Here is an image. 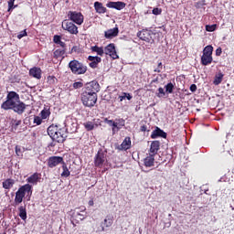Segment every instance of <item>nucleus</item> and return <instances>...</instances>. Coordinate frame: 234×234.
I'll use <instances>...</instances> for the list:
<instances>
[{"instance_id": "f257e3e1", "label": "nucleus", "mask_w": 234, "mask_h": 234, "mask_svg": "<svg viewBox=\"0 0 234 234\" xmlns=\"http://www.w3.org/2000/svg\"><path fill=\"white\" fill-rule=\"evenodd\" d=\"M4 111H14L16 114H23L27 111V104L21 101L19 95L16 91H9L6 96V101L1 105Z\"/></svg>"}, {"instance_id": "f03ea898", "label": "nucleus", "mask_w": 234, "mask_h": 234, "mask_svg": "<svg viewBox=\"0 0 234 234\" xmlns=\"http://www.w3.org/2000/svg\"><path fill=\"white\" fill-rule=\"evenodd\" d=\"M69 69L76 76H81L87 72V65L77 59L69 61Z\"/></svg>"}, {"instance_id": "7ed1b4c3", "label": "nucleus", "mask_w": 234, "mask_h": 234, "mask_svg": "<svg viewBox=\"0 0 234 234\" xmlns=\"http://www.w3.org/2000/svg\"><path fill=\"white\" fill-rule=\"evenodd\" d=\"M80 100L84 107L92 108L96 105L98 101V94H92L87 91H82L80 95Z\"/></svg>"}, {"instance_id": "20e7f679", "label": "nucleus", "mask_w": 234, "mask_h": 234, "mask_svg": "<svg viewBox=\"0 0 234 234\" xmlns=\"http://www.w3.org/2000/svg\"><path fill=\"white\" fill-rule=\"evenodd\" d=\"M158 151H160V141H153L150 145L147 167L154 165V157L158 154Z\"/></svg>"}, {"instance_id": "39448f33", "label": "nucleus", "mask_w": 234, "mask_h": 234, "mask_svg": "<svg viewBox=\"0 0 234 234\" xmlns=\"http://www.w3.org/2000/svg\"><path fill=\"white\" fill-rule=\"evenodd\" d=\"M107 162V152H103L102 149H100L94 157V165L99 169L103 167V165Z\"/></svg>"}, {"instance_id": "423d86ee", "label": "nucleus", "mask_w": 234, "mask_h": 234, "mask_svg": "<svg viewBox=\"0 0 234 234\" xmlns=\"http://www.w3.org/2000/svg\"><path fill=\"white\" fill-rule=\"evenodd\" d=\"M68 18L76 25H83V21H85V16H83V14L78 11H69Z\"/></svg>"}, {"instance_id": "0eeeda50", "label": "nucleus", "mask_w": 234, "mask_h": 234, "mask_svg": "<svg viewBox=\"0 0 234 234\" xmlns=\"http://www.w3.org/2000/svg\"><path fill=\"white\" fill-rule=\"evenodd\" d=\"M112 224H114V217H112V215H107L104 220L101 222L100 228H98V231H107V229H109Z\"/></svg>"}, {"instance_id": "6e6552de", "label": "nucleus", "mask_w": 234, "mask_h": 234, "mask_svg": "<svg viewBox=\"0 0 234 234\" xmlns=\"http://www.w3.org/2000/svg\"><path fill=\"white\" fill-rule=\"evenodd\" d=\"M84 92H88L90 94H98L100 92V83L96 80H92L88 82L84 87Z\"/></svg>"}, {"instance_id": "1a4fd4ad", "label": "nucleus", "mask_w": 234, "mask_h": 234, "mask_svg": "<svg viewBox=\"0 0 234 234\" xmlns=\"http://www.w3.org/2000/svg\"><path fill=\"white\" fill-rule=\"evenodd\" d=\"M62 28L63 30H67V32H69V34L78 36L79 32L78 31V26L76 24H74L73 22H64L62 24Z\"/></svg>"}, {"instance_id": "9d476101", "label": "nucleus", "mask_w": 234, "mask_h": 234, "mask_svg": "<svg viewBox=\"0 0 234 234\" xmlns=\"http://www.w3.org/2000/svg\"><path fill=\"white\" fill-rule=\"evenodd\" d=\"M104 54L106 56H110V58H112V59H118V53H116V47L113 43L109 44L104 48Z\"/></svg>"}, {"instance_id": "9b49d317", "label": "nucleus", "mask_w": 234, "mask_h": 234, "mask_svg": "<svg viewBox=\"0 0 234 234\" xmlns=\"http://www.w3.org/2000/svg\"><path fill=\"white\" fill-rule=\"evenodd\" d=\"M59 128H58V125L51 124L48 128V136L54 141V140H58L61 142L63 140L62 137H58V131Z\"/></svg>"}, {"instance_id": "f8f14e48", "label": "nucleus", "mask_w": 234, "mask_h": 234, "mask_svg": "<svg viewBox=\"0 0 234 234\" xmlns=\"http://www.w3.org/2000/svg\"><path fill=\"white\" fill-rule=\"evenodd\" d=\"M65 161H63V157L61 156H51L48 159V166L50 169H53V167H57V165H59V164H63Z\"/></svg>"}, {"instance_id": "ddd939ff", "label": "nucleus", "mask_w": 234, "mask_h": 234, "mask_svg": "<svg viewBox=\"0 0 234 234\" xmlns=\"http://www.w3.org/2000/svg\"><path fill=\"white\" fill-rule=\"evenodd\" d=\"M18 191L23 194L24 197H27L30 200V197H32V185L26 184L18 188Z\"/></svg>"}, {"instance_id": "4468645a", "label": "nucleus", "mask_w": 234, "mask_h": 234, "mask_svg": "<svg viewBox=\"0 0 234 234\" xmlns=\"http://www.w3.org/2000/svg\"><path fill=\"white\" fill-rule=\"evenodd\" d=\"M107 8H114L115 10H123L127 4L125 2L118 1V2H108L106 4Z\"/></svg>"}, {"instance_id": "2eb2a0df", "label": "nucleus", "mask_w": 234, "mask_h": 234, "mask_svg": "<svg viewBox=\"0 0 234 234\" xmlns=\"http://www.w3.org/2000/svg\"><path fill=\"white\" fill-rule=\"evenodd\" d=\"M68 134H69V132L67 131L66 127L59 128L57 131V137L62 138V141L53 140V142H58V144H63V142H65V140H67Z\"/></svg>"}, {"instance_id": "dca6fc26", "label": "nucleus", "mask_w": 234, "mask_h": 234, "mask_svg": "<svg viewBox=\"0 0 234 234\" xmlns=\"http://www.w3.org/2000/svg\"><path fill=\"white\" fill-rule=\"evenodd\" d=\"M27 184H32V186H37L38 182H41V173H34L29 177L27 178Z\"/></svg>"}, {"instance_id": "f3484780", "label": "nucleus", "mask_w": 234, "mask_h": 234, "mask_svg": "<svg viewBox=\"0 0 234 234\" xmlns=\"http://www.w3.org/2000/svg\"><path fill=\"white\" fill-rule=\"evenodd\" d=\"M151 138L153 140H155V138H167V133L159 127H155V129L152 132Z\"/></svg>"}, {"instance_id": "a211bd4d", "label": "nucleus", "mask_w": 234, "mask_h": 234, "mask_svg": "<svg viewBox=\"0 0 234 234\" xmlns=\"http://www.w3.org/2000/svg\"><path fill=\"white\" fill-rule=\"evenodd\" d=\"M41 68L33 67L29 69V76H31V78H35V80H41Z\"/></svg>"}, {"instance_id": "6ab92c4d", "label": "nucleus", "mask_w": 234, "mask_h": 234, "mask_svg": "<svg viewBox=\"0 0 234 234\" xmlns=\"http://www.w3.org/2000/svg\"><path fill=\"white\" fill-rule=\"evenodd\" d=\"M88 60L91 61L89 64L90 69H98V64L101 63V58L98 56H89Z\"/></svg>"}, {"instance_id": "aec40b11", "label": "nucleus", "mask_w": 234, "mask_h": 234, "mask_svg": "<svg viewBox=\"0 0 234 234\" xmlns=\"http://www.w3.org/2000/svg\"><path fill=\"white\" fill-rule=\"evenodd\" d=\"M119 33L120 30L118 27H113L112 29H108L104 32V37H106V39H112V37H116Z\"/></svg>"}, {"instance_id": "412c9836", "label": "nucleus", "mask_w": 234, "mask_h": 234, "mask_svg": "<svg viewBox=\"0 0 234 234\" xmlns=\"http://www.w3.org/2000/svg\"><path fill=\"white\" fill-rule=\"evenodd\" d=\"M131 148V137H125L121 145L117 147L118 151H128Z\"/></svg>"}, {"instance_id": "4be33fe9", "label": "nucleus", "mask_w": 234, "mask_h": 234, "mask_svg": "<svg viewBox=\"0 0 234 234\" xmlns=\"http://www.w3.org/2000/svg\"><path fill=\"white\" fill-rule=\"evenodd\" d=\"M94 8L97 14H107V7H105L101 2H95Z\"/></svg>"}, {"instance_id": "5701e85b", "label": "nucleus", "mask_w": 234, "mask_h": 234, "mask_svg": "<svg viewBox=\"0 0 234 234\" xmlns=\"http://www.w3.org/2000/svg\"><path fill=\"white\" fill-rule=\"evenodd\" d=\"M23 122L21 120H16V119H11L10 121V131L11 133H16L17 131L19 125H21Z\"/></svg>"}, {"instance_id": "b1692460", "label": "nucleus", "mask_w": 234, "mask_h": 234, "mask_svg": "<svg viewBox=\"0 0 234 234\" xmlns=\"http://www.w3.org/2000/svg\"><path fill=\"white\" fill-rule=\"evenodd\" d=\"M14 184H16V182L14 181V179L12 178H7L6 180H5L2 183V186L4 187V189H12V187H14Z\"/></svg>"}, {"instance_id": "393cba45", "label": "nucleus", "mask_w": 234, "mask_h": 234, "mask_svg": "<svg viewBox=\"0 0 234 234\" xmlns=\"http://www.w3.org/2000/svg\"><path fill=\"white\" fill-rule=\"evenodd\" d=\"M90 50L91 52H96V54L101 57H103V54H105V48H103V47L92 46Z\"/></svg>"}, {"instance_id": "a878e982", "label": "nucleus", "mask_w": 234, "mask_h": 234, "mask_svg": "<svg viewBox=\"0 0 234 234\" xmlns=\"http://www.w3.org/2000/svg\"><path fill=\"white\" fill-rule=\"evenodd\" d=\"M24 198H25V196L22 194V192L17 190L16 192V197H15V206H19V204L23 202Z\"/></svg>"}, {"instance_id": "bb28decb", "label": "nucleus", "mask_w": 234, "mask_h": 234, "mask_svg": "<svg viewBox=\"0 0 234 234\" xmlns=\"http://www.w3.org/2000/svg\"><path fill=\"white\" fill-rule=\"evenodd\" d=\"M213 62V57L209 55H202L201 57V63L202 65H210Z\"/></svg>"}, {"instance_id": "cd10ccee", "label": "nucleus", "mask_w": 234, "mask_h": 234, "mask_svg": "<svg viewBox=\"0 0 234 234\" xmlns=\"http://www.w3.org/2000/svg\"><path fill=\"white\" fill-rule=\"evenodd\" d=\"M83 126L86 129V131H94V129H96V127H98V124H96L93 122L88 121L83 123Z\"/></svg>"}, {"instance_id": "c85d7f7f", "label": "nucleus", "mask_w": 234, "mask_h": 234, "mask_svg": "<svg viewBox=\"0 0 234 234\" xmlns=\"http://www.w3.org/2000/svg\"><path fill=\"white\" fill-rule=\"evenodd\" d=\"M50 109L44 108L40 112V118H42V120H48V118H50Z\"/></svg>"}, {"instance_id": "c756f323", "label": "nucleus", "mask_w": 234, "mask_h": 234, "mask_svg": "<svg viewBox=\"0 0 234 234\" xmlns=\"http://www.w3.org/2000/svg\"><path fill=\"white\" fill-rule=\"evenodd\" d=\"M62 164L61 176H64V178H69V176H70V170H69V167H67V164H65V162Z\"/></svg>"}, {"instance_id": "7c9ffc66", "label": "nucleus", "mask_w": 234, "mask_h": 234, "mask_svg": "<svg viewBox=\"0 0 234 234\" xmlns=\"http://www.w3.org/2000/svg\"><path fill=\"white\" fill-rule=\"evenodd\" d=\"M18 211H19L18 215L20 218H22V220H25L27 218V207L25 206L19 207Z\"/></svg>"}, {"instance_id": "2f4dec72", "label": "nucleus", "mask_w": 234, "mask_h": 234, "mask_svg": "<svg viewBox=\"0 0 234 234\" xmlns=\"http://www.w3.org/2000/svg\"><path fill=\"white\" fill-rule=\"evenodd\" d=\"M137 37L139 39H142V41H147V30L143 29L142 31H139Z\"/></svg>"}, {"instance_id": "473e14b6", "label": "nucleus", "mask_w": 234, "mask_h": 234, "mask_svg": "<svg viewBox=\"0 0 234 234\" xmlns=\"http://www.w3.org/2000/svg\"><path fill=\"white\" fill-rule=\"evenodd\" d=\"M223 78H224V74L222 73H218V75H216L213 81L214 85H220V83H222Z\"/></svg>"}, {"instance_id": "72a5a7b5", "label": "nucleus", "mask_w": 234, "mask_h": 234, "mask_svg": "<svg viewBox=\"0 0 234 234\" xmlns=\"http://www.w3.org/2000/svg\"><path fill=\"white\" fill-rule=\"evenodd\" d=\"M203 56H213V47L207 46L203 50Z\"/></svg>"}, {"instance_id": "f704fd0d", "label": "nucleus", "mask_w": 234, "mask_h": 234, "mask_svg": "<svg viewBox=\"0 0 234 234\" xmlns=\"http://www.w3.org/2000/svg\"><path fill=\"white\" fill-rule=\"evenodd\" d=\"M165 92H167L168 94H173V90L175 89V85H173L172 82H169L165 86Z\"/></svg>"}, {"instance_id": "c9c22d12", "label": "nucleus", "mask_w": 234, "mask_h": 234, "mask_svg": "<svg viewBox=\"0 0 234 234\" xmlns=\"http://www.w3.org/2000/svg\"><path fill=\"white\" fill-rule=\"evenodd\" d=\"M66 48H58L55 50L54 54L57 58H61V56H65Z\"/></svg>"}, {"instance_id": "e433bc0d", "label": "nucleus", "mask_w": 234, "mask_h": 234, "mask_svg": "<svg viewBox=\"0 0 234 234\" xmlns=\"http://www.w3.org/2000/svg\"><path fill=\"white\" fill-rule=\"evenodd\" d=\"M48 85H56V83H58V79L54 75L48 76Z\"/></svg>"}, {"instance_id": "4c0bfd02", "label": "nucleus", "mask_w": 234, "mask_h": 234, "mask_svg": "<svg viewBox=\"0 0 234 234\" xmlns=\"http://www.w3.org/2000/svg\"><path fill=\"white\" fill-rule=\"evenodd\" d=\"M33 123H36V125H41L43 123V118L40 116H34Z\"/></svg>"}, {"instance_id": "58836bf2", "label": "nucleus", "mask_w": 234, "mask_h": 234, "mask_svg": "<svg viewBox=\"0 0 234 234\" xmlns=\"http://www.w3.org/2000/svg\"><path fill=\"white\" fill-rule=\"evenodd\" d=\"M207 32H215L217 30V24L214 25H207L206 26Z\"/></svg>"}, {"instance_id": "ea45409f", "label": "nucleus", "mask_w": 234, "mask_h": 234, "mask_svg": "<svg viewBox=\"0 0 234 234\" xmlns=\"http://www.w3.org/2000/svg\"><path fill=\"white\" fill-rule=\"evenodd\" d=\"M14 3H16V0L8 1V12H10V10H14V8H16L17 5H14Z\"/></svg>"}, {"instance_id": "a19ab883", "label": "nucleus", "mask_w": 234, "mask_h": 234, "mask_svg": "<svg viewBox=\"0 0 234 234\" xmlns=\"http://www.w3.org/2000/svg\"><path fill=\"white\" fill-rule=\"evenodd\" d=\"M72 87H73V89H82L83 82L82 81L74 82Z\"/></svg>"}, {"instance_id": "79ce46f5", "label": "nucleus", "mask_w": 234, "mask_h": 234, "mask_svg": "<svg viewBox=\"0 0 234 234\" xmlns=\"http://www.w3.org/2000/svg\"><path fill=\"white\" fill-rule=\"evenodd\" d=\"M154 16H160L162 14V8L155 7L152 10Z\"/></svg>"}, {"instance_id": "37998d69", "label": "nucleus", "mask_w": 234, "mask_h": 234, "mask_svg": "<svg viewBox=\"0 0 234 234\" xmlns=\"http://www.w3.org/2000/svg\"><path fill=\"white\" fill-rule=\"evenodd\" d=\"M164 96H165V91L164 90V88H159L157 97L164 98Z\"/></svg>"}, {"instance_id": "c03bdc74", "label": "nucleus", "mask_w": 234, "mask_h": 234, "mask_svg": "<svg viewBox=\"0 0 234 234\" xmlns=\"http://www.w3.org/2000/svg\"><path fill=\"white\" fill-rule=\"evenodd\" d=\"M61 41V36L59 35H55L53 37V42L58 45V43H59Z\"/></svg>"}, {"instance_id": "a18cd8bd", "label": "nucleus", "mask_w": 234, "mask_h": 234, "mask_svg": "<svg viewBox=\"0 0 234 234\" xmlns=\"http://www.w3.org/2000/svg\"><path fill=\"white\" fill-rule=\"evenodd\" d=\"M27 36V29L21 31L18 35H17V38L18 39H22V37H25Z\"/></svg>"}, {"instance_id": "49530a36", "label": "nucleus", "mask_w": 234, "mask_h": 234, "mask_svg": "<svg viewBox=\"0 0 234 234\" xmlns=\"http://www.w3.org/2000/svg\"><path fill=\"white\" fill-rule=\"evenodd\" d=\"M116 122H118L117 123L121 127H123L125 125V120H123V119H116Z\"/></svg>"}, {"instance_id": "de8ad7c7", "label": "nucleus", "mask_w": 234, "mask_h": 234, "mask_svg": "<svg viewBox=\"0 0 234 234\" xmlns=\"http://www.w3.org/2000/svg\"><path fill=\"white\" fill-rule=\"evenodd\" d=\"M112 125L113 126V128H112L113 134H114V129H117L118 131H120V129H122V127H118V122H113L112 123Z\"/></svg>"}, {"instance_id": "09e8293b", "label": "nucleus", "mask_w": 234, "mask_h": 234, "mask_svg": "<svg viewBox=\"0 0 234 234\" xmlns=\"http://www.w3.org/2000/svg\"><path fill=\"white\" fill-rule=\"evenodd\" d=\"M163 65L162 62L158 63L157 69H154V72H162Z\"/></svg>"}, {"instance_id": "8fccbe9b", "label": "nucleus", "mask_w": 234, "mask_h": 234, "mask_svg": "<svg viewBox=\"0 0 234 234\" xmlns=\"http://www.w3.org/2000/svg\"><path fill=\"white\" fill-rule=\"evenodd\" d=\"M15 151L17 156H21V148L19 146H16Z\"/></svg>"}, {"instance_id": "3c124183", "label": "nucleus", "mask_w": 234, "mask_h": 234, "mask_svg": "<svg viewBox=\"0 0 234 234\" xmlns=\"http://www.w3.org/2000/svg\"><path fill=\"white\" fill-rule=\"evenodd\" d=\"M71 52H77V53H79V52H80V47H78V46H73L72 48H71Z\"/></svg>"}, {"instance_id": "603ef678", "label": "nucleus", "mask_w": 234, "mask_h": 234, "mask_svg": "<svg viewBox=\"0 0 234 234\" xmlns=\"http://www.w3.org/2000/svg\"><path fill=\"white\" fill-rule=\"evenodd\" d=\"M190 90H191V92H197V85L196 84H191L190 85Z\"/></svg>"}, {"instance_id": "864d4df0", "label": "nucleus", "mask_w": 234, "mask_h": 234, "mask_svg": "<svg viewBox=\"0 0 234 234\" xmlns=\"http://www.w3.org/2000/svg\"><path fill=\"white\" fill-rule=\"evenodd\" d=\"M126 96H127V93L123 92L122 95L119 96V101H122L123 100H125Z\"/></svg>"}, {"instance_id": "5fc2aeb1", "label": "nucleus", "mask_w": 234, "mask_h": 234, "mask_svg": "<svg viewBox=\"0 0 234 234\" xmlns=\"http://www.w3.org/2000/svg\"><path fill=\"white\" fill-rule=\"evenodd\" d=\"M57 45H59V47H61V48H67V44H65V42L61 41L59 43H58Z\"/></svg>"}, {"instance_id": "6e6d98bb", "label": "nucleus", "mask_w": 234, "mask_h": 234, "mask_svg": "<svg viewBox=\"0 0 234 234\" xmlns=\"http://www.w3.org/2000/svg\"><path fill=\"white\" fill-rule=\"evenodd\" d=\"M104 122H105V123H108V125H112V123H114V121L109 120L107 118L104 119Z\"/></svg>"}, {"instance_id": "4d7b16f0", "label": "nucleus", "mask_w": 234, "mask_h": 234, "mask_svg": "<svg viewBox=\"0 0 234 234\" xmlns=\"http://www.w3.org/2000/svg\"><path fill=\"white\" fill-rule=\"evenodd\" d=\"M220 54H222V48H218L216 49V56H220Z\"/></svg>"}, {"instance_id": "13d9d810", "label": "nucleus", "mask_w": 234, "mask_h": 234, "mask_svg": "<svg viewBox=\"0 0 234 234\" xmlns=\"http://www.w3.org/2000/svg\"><path fill=\"white\" fill-rule=\"evenodd\" d=\"M141 131H142L143 133H145V132L147 131V127H146L145 125H143V126L141 127Z\"/></svg>"}, {"instance_id": "bf43d9fd", "label": "nucleus", "mask_w": 234, "mask_h": 234, "mask_svg": "<svg viewBox=\"0 0 234 234\" xmlns=\"http://www.w3.org/2000/svg\"><path fill=\"white\" fill-rule=\"evenodd\" d=\"M126 99L127 100H133V96H131V94L130 93H126Z\"/></svg>"}, {"instance_id": "052dcab7", "label": "nucleus", "mask_w": 234, "mask_h": 234, "mask_svg": "<svg viewBox=\"0 0 234 234\" xmlns=\"http://www.w3.org/2000/svg\"><path fill=\"white\" fill-rule=\"evenodd\" d=\"M77 215H79L80 218V220H83V218H85L84 215L80 214V212H77Z\"/></svg>"}, {"instance_id": "680f3d73", "label": "nucleus", "mask_w": 234, "mask_h": 234, "mask_svg": "<svg viewBox=\"0 0 234 234\" xmlns=\"http://www.w3.org/2000/svg\"><path fill=\"white\" fill-rule=\"evenodd\" d=\"M88 204L89 206H91V207L94 206V200L93 199L90 200Z\"/></svg>"}, {"instance_id": "e2e57ef3", "label": "nucleus", "mask_w": 234, "mask_h": 234, "mask_svg": "<svg viewBox=\"0 0 234 234\" xmlns=\"http://www.w3.org/2000/svg\"><path fill=\"white\" fill-rule=\"evenodd\" d=\"M144 165L147 167V158L144 159Z\"/></svg>"}, {"instance_id": "0e129e2a", "label": "nucleus", "mask_w": 234, "mask_h": 234, "mask_svg": "<svg viewBox=\"0 0 234 234\" xmlns=\"http://www.w3.org/2000/svg\"><path fill=\"white\" fill-rule=\"evenodd\" d=\"M81 211H82V213H85V207H81Z\"/></svg>"}, {"instance_id": "69168bd1", "label": "nucleus", "mask_w": 234, "mask_h": 234, "mask_svg": "<svg viewBox=\"0 0 234 234\" xmlns=\"http://www.w3.org/2000/svg\"><path fill=\"white\" fill-rule=\"evenodd\" d=\"M232 209L234 210V207H232Z\"/></svg>"}]
</instances>
